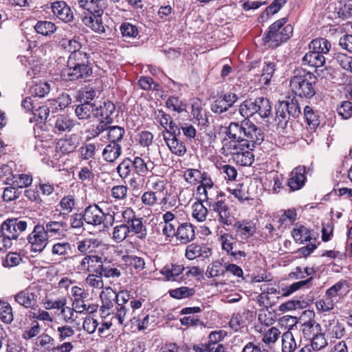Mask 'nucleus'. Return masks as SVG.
I'll use <instances>...</instances> for the list:
<instances>
[{
	"label": "nucleus",
	"mask_w": 352,
	"mask_h": 352,
	"mask_svg": "<svg viewBox=\"0 0 352 352\" xmlns=\"http://www.w3.org/2000/svg\"><path fill=\"white\" fill-rule=\"evenodd\" d=\"M123 258L126 265L133 267L137 272H140L144 268L145 262L143 258L135 255H127Z\"/></svg>",
	"instance_id": "64"
},
{
	"label": "nucleus",
	"mask_w": 352,
	"mask_h": 352,
	"mask_svg": "<svg viewBox=\"0 0 352 352\" xmlns=\"http://www.w3.org/2000/svg\"><path fill=\"white\" fill-rule=\"evenodd\" d=\"M302 327V334L307 340L314 338L322 332L321 325L314 320L304 322Z\"/></svg>",
	"instance_id": "35"
},
{
	"label": "nucleus",
	"mask_w": 352,
	"mask_h": 352,
	"mask_svg": "<svg viewBox=\"0 0 352 352\" xmlns=\"http://www.w3.org/2000/svg\"><path fill=\"white\" fill-rule=\"evenodd\" d=\"M68 225L65 221H50L43 225L45 232L47 237L60 238L65 235V232L67 230Z\"/></svg>",
	"instance_id": "22"
},
{
	"label": "nucleus",
	"mask_w": 352,
	"mask_h": 352,
	"mask_svg": "<svg viewBox=\"0 0 352 352\" xmlns=\"http://www.w3.org/2000/svg\"><path fill=\"white\" fill-rule=\"evenodd\" d=\"M32 182V177L30 175H14L10 185L17 187L18 188H23L31 185Z\"/></svg>",
	"instance_id": "61"
},
{
	"label": "nucleus",
	"mask_w": 352,
	"mask_h": 352,
	"mask_svg": "<svg viewBox=\"0 0 352 352\" xmlns=\"http://www.w3.org/2000/svg\"><path fill=\"white\" fill-rule=\"evenodd\" d=\"M129 233V226L126 223H121L113 228L111 239L116 243H121L128 237Z\"/></svg>",
	"instance_id": "45"
},
{
	"label": "nucleus",
	"mask_w": 352,
	"mask_h": 352,
	"mask_svg": "<svg viewBox=\"0 0 352 352\" xmlns=\"http://www.w3.org/2000/svg\"><path fill=\"white\" fill-rule=\"evenodd\" d=\"M195 233L194 226L189 223H183L178 226L176 232V239L181 243L186 244L195 239Z\"/></svg>",
	"instance_id": "27"
},
{
	"label": "nucleus",
	"mask_w": 352,
	"mask_h": 352,
	"mask_svg": "<svg viewBox=\"0 0 352 352\" xmlns=\"http://www.w3.org/2000/svg\"><path fill=\"white\" fill-rule=\"evenodd\" d=\"M300 113V107L295 97L289 96L282 101H278L276 107L274 119L277 129L284 132L288 125L290 117L296 118Z\"/></svg>",
	"instance_id": "5"
},
{
	"label": "nucleus",
	"mask_w": 352,
	"mask_h": 352,
	"mask_svg": "<svg viewBox=\"0 0 352 352\" xmlns=\"http://www.w3.org/2000/svg\"><path fill=\"white\" fill-rule=\"evenodd\" d=\"M82 213L85 222L89 225L99 226L104 221L105 214L96 204L87 206Z\"/></svg>",
	"instance_id": "15"
},
{
	"label": "nucleus",
	"mask_w": 352,
	"mask_h": 352,
	"mask_svg": "<svg viewBox=\"0 0 352 352\" xmlns=\"http://www.w3.org/2000/svg\"><path fill=\"white\" fill-rule=\"evenodd\" d=\"M164 141L168 146L170 152L179 157L184 156L186 153L187 148L185 143L179 139L178 136H173V138H166L164 134Z\"/></svg>",
	"instance_id": "29"
},
{
	"label": "nucleus",
	"mask_w": 352,
	"mask_h": 352,
	"mask_svg": "<svg viewBox=\"0 0 352 352\" xmlns=\"http://www.w3.org/2000/svg\"><path fill=\"white\" fill-rule=\"evenodd\" d=\"M199 185L197 188L199 199L201 201L212 200V198L220 195L218 192L210 174L208 172H203L200 177Z\"/></svg>",
	"instance_id": "12"
},
{
	"label": "nucleus",
	"mask_w": 352,
	"mask_h": 352,
	"mask_svg": "<svg viewBox=\"0 0 352 352\" xmlns=\"http://www.w3.org/2000/svg\"><path fill=\"white\" fill-rule=\"evenodd\" d=\"M224 195L223 194L217 195V196L206 201L210 211L215 213V217L218 221L227 226H230L234 221V217L232 214L230 208L226 203Z\"/></svg>",
	"instance_id": "8"
},
{
	"label": "nucleus",
	"mask_w": 352,
	"mask_h": 352,
	"mask_svg": "<svg viewBox=\"0 0 352 352\" xmlns=\"http://www.w3.org/2000/svg\"><path fill=\"white\" fill-rule=\"evenodd\" d=\"M130 300V294L128 291H120L116 296V306L114 318L118 320L119 324L127 325V321H131L129 311L128 302Z\"/></svg>",
	"instance_id": "11"
},
{
	"label": "nucleus",
	"mask_w": 352,
	"mask_h": 352,
	"mask_svg": "<svg viewBox=\"0 0 352 352\" xmlns=\"http://www.w3.org/2000/svg\"><path fill=\"white\" fill-rule=\"evenodd\" d=\"M248 312L234 314L229 322V325L234 331H236L245 326V318Z\"/></svg>",
	"instance_id": "58"
},
{
	"label": "nucleus",
	"mask_w": 352,
	"mask_h": 352,
	"mask_svg": "<svg viewBox=\"0 0 352 352\" xmlns=\"http://www.w3.org/2000/svg\"><path fill=\"white\" fill-rule=\"evenodd\" d=\"M287 21V18H282L269 27L268 31L263 37V41L269 44V47H277L291 37L293 28L289 24L286 25Z\"/></svg>",
	"instance_id": "6"
},
{
	"label": "nucleus",
	"mask_w": 352,
	"mask_h": 352,
	"mask_svg": "<svg viewBox=\"0 0 352 352\" xmlns=\"http://www.w3.org/2000/svg\"><path fill=\"white\" fill-rule=\"evenodd\" d=\"M292 235L294 241L300 244L316 239L312 237L311 231L302 225L296 224L292 231Z\"/></svg>",
	"instance_id": "31"
},
{
	"label": "nucleus",
	"mask_w": 352,
	"mask_h": 352,
	"mask_svg": "<svg viewBox=\"0 0 352 352\" xmlns=\"http://www.w3.org/2000/svg\"><path fill=\"white\" fill-rule=\"evenodd\" d=\"M28 225L32 226L30 219H8L1 226V233L10 238L11 241L16 239L19 235L27 229Z\"/></svg>",
	"instance_id": "9"
},
{
	"label": "nucleus",
	"mask_w": 352,
	"mask_h": 352,
	"mask_svg": "<svg viewBox=\"0 0 352 352\" xmlns=\"http://www.w3.org/2000/svg\"><path fill=\"white\" fill-rule=\"evenodd\" d=\"M27 240L31 252H42L48 244V238L45 232L43 225L36 224L28 235Z\"/></svg>",
	"instance_id": "10"
},
{
	"label": "nucleus",
	"mask_w": 352,
	"mask_h": 352,
	"mask_svg": "<svg viewBox=\"0 0 352 352\" xmlns=\"http://www.w3.org/2000/svg\"><path fill=\"white\" fill-rule=\"evenodd\" d=\"M122 154V146L120 144L109 142L105 146L102 156L104 161L113 163L119 158Z\"/></svg>",
	"instance_id": "30"
},
{
	"label": "nucleus",
	"mask_w": 352,
	"mask_h": 352,
	"mask_svg": "<svg viewBox=\"0 0 352 352\" xmlns=\"http://www.w3.org/2000/svg\"><path fill=\"white\" fill-rule=\"evenodd\" d=\"M94 116L99 120H106L107 122H113L116 116V106L110 101H104L99 106H96Z\"/></svg>",
	"instance_id": "23"
},
{
	"label": "nucleus",
	"mask_w": 352,
	"mask_h": 352,
	"mask_svg": "<svg viewBox=\"0 0 352 352\" xmlns=\"http://www.w3.org/2000/svg\"><path fill=\"white\" fill-rule=\"evenodd\" d=\"M96 104L93 102H82L77 105L75 109L76 116L80 120H87L91 118V116L95 113Z\"/></svg>",
	"instance_id": "40"
},
{
	"label": "nucleus",
	"mask_w": 352,
	"mask_h": 352,
	"mask_svg": "<svg viewBox=\"0 0 352 352\" xmlns=\"http://www.w3.org/2000/svg\"><path fill=\"white\" fill-rule=\"evenodd\" d=\"M142 218L136 217L130 223V232H133L136 234L137 238L144 240L147 236V230L146 226L143 223Z\"/></svg>",
	"instance_id": "44"
},
{
	"label": "nucleus",
	"mask_w": 352,
	"mask_h": 352,
	"mask_svg": "<svg viewBox=\"0 0 352 352\" xmlns=\"http://www.w3.org/2000/svg\"><path fill=\"white\" fill-rule=\"evenodd\" d=\"M50 125L54 133L70 132L76 124L74 120L65 115H56L50 118Z\"/></svg>",
	"instance_id": "14"
},
{
	"label": "nucleus",
	"mask_w": 352,
	"mask_h": 352,
	"mask_svg": "<svg viewBox=\"0 0 352 352\" xmlns=\"http://www.w3.org/2000/svg\"><path fill=\"white\" fill-rule=\"evenodd\" d=\"M239 113L244 118L253 116L256 114L255 99L245 100L239 106Z\"/></svg>",
	"instance_id": "55"
},
{
	"label": "nucleus",
	"mask_w": 352,
	"mask_h": 352,
	"mask_svg": "<svg viewBox=\"0 0 352 352\" xmlns=\"http://www.w3.org/2000/svg\"><path fill=\"white\" fill-rule=\"evenodd\" d=\"M325 57L320 54L309 50L302 58V63L312 67H322L325 64Z\"/></svg>",
	"instance_id": "37"
},
{
	"label": "nucleus",
	"mask_w": 352,
	"mask_h": 352,
	"mask_svg": "<svg viewBox=\"0 0 352 352\" xmlns=\"http://www.w3.org/2000/svg\"><path fill=\"white\" fill-rule=\"evenodd\" d=\"M225 133L228 139L223 140L222 147L231 142L242 146L249 144H261L264 138L261 129L247 118L240 123L231 122L226 127Z\"/></svg>",
	"instance_id": "1"
},
{
	"label": "nucleus",
	"mask_w": 352,
	"mask_h": 352,
	"mask_svg": "<svg viewBox=\"0 0 352 352\" xmlns=\"http://www.w3.org/2000/svg\"><path fill=\"white\" fill-rule=\"evenodd\" d=\"M36 297V294L29 287L13 296L14 301L25 309H34L37 305Z\"/></svg>",
	"instance_id": "18"
},
{
	"label": "nucleus",
	"mask_w": 352,
	"mask_h": 352,
	"mask_svg": "<svg viewBox=\"0 0 352 352\" xmlns=\"http://www.w3.org/2000/svg\"><path fill=\"white\" fill-rule=\"evenodd\" d=\"M125 133V129L122 126H110L107 133V139L109 142L120 144Z\"/></svg>",
	"instance_id": "49"
},
{
	"label": "nucleus",
	"mask_w": 352,
	"mask_h": 352,
	"mask_svg": "<svg viewBox=\"0 0 352 352\" xmlns=\"http://www.w3.org/2000/svg\"><path fill=\"white\" fill-rule=\"evenodd\" d=\"M278 60L274 56H268L264 58V66L261 75L260 81L267 85L274 74Z\"/></svg>",
	"instance_id": "25"
},
{
	"label": "nucleus",
	"mask_w": 352,
	"mask_h": 352,
	"mask_svg": "<svg viewBox=\"0 0 352 352\" xmlns=\"http://www.w3.org/2000/svg\"><path fill=\"white\" fill-rule=\"evenodd\" d=\"M35 344L41 349L51 351L56 342L54 338L50 335L42 333L37 337Z\"/></svg>",
	"instance_id": "59"
},
{
	"label": "nucleus",
	"mask_w": 352,
	"mask_h": 352,
	"mask_svg": "<svg viewBox=\"0 0 352 352\" xmlns=\"http://www.w3.org/2000/svg\"><path fill=\"white\" fill-rule=\"evenodd\" d=\"M226 263L223 258L217 260L208 266L206 275L208 278H214L224 275Z\"/></svg>",
	"instance_id": "38"
},
{
	"label": "nucleus",
	"mask_w": 352,
	"mask_h": 352,
	"mask_svg": "<svg viewBox=\"0 0 352 352\" xmlns=\"http://www.w3.org/2000/svg\"><path fill=\"white\" fill-rule=\"evenodd\" d=\"M259 144H249L245 146H236L234 142L226 144L221 148V153L225 156H231L233 161L240 166H250L254 160L252 151Z\"/></svg>",
	"instance_id": "7"
},
{
	"label": "nucleus",
	"mask_w": 352,
	"mask_h": 352,
	"mask_svg": "<svg viewBox=\"0 0 352 352\" xmlns=\"http://www.w3.org/2000/svg\"><path fill=\"white\" fill-rule=\"evenodd\" d=\"M60 311L61 318L65 323L67 324L74 323L77 318V314H79L78 311L75 310L74 307H67L66 305H64V307H63Z\"/></svg>",
	"instance_id": "57"
},
{
	"label": "nucleus",
	"mask_w": 352,
	"mask_h": 352,
	"mask_svg": "<svg viewBox=\"0 0 352 352\" xmlns=\"http://www.w3.org/2000/svg\"><path fill=\"white\" fill-rule=\"evenodd\" d=\"M51 89L50 84L47 82H40L31 87L32 94L36 97L43 98L47 95Z\"/></svg>",
	"instance_id": "62"
},
{
	"label": "nucleus",
	"mask_w": 352,
	"mask_h": 352,
	"mask_svg": "<svg viewBox=\"0 0 352 352\" xmlns=\"http://www.w3.org/2000/svg\"><path fill=\"white\" fill-rule=\"evenodd\" d=\"M52 253L58 256H68L72 253L71 244L67 241H60L52 245Z\"/></svg>",
	"instance_id": "60"
},
{
	"label": "nucleus",
	"mask_w": 352,
	"mask_h": 352,
	"mask_svg": "<svg viewBox=\"0 0 352 352\" xmlns=\"http://www.w3.org/2000/svg\"><path fill=\"white\" fill-rule=\"evenodd\" d=\"M116 170L122 179L129 178L133 170L132 160L129 157L124 159L117 166Z\"/></svg>",
	"instance_id": "48"
},
{
	"label": "nucleus",
	"mask_w": 352,
	"mask_h": 352,
	"mask_svg": "<svg viewBox=\"0 0 352 352\" xmlns=\"http://www.w3.org/2000/svg\"><path fill=\"white\" fill-rule=\"evenodd\" d=\"M120 30L125 41L130 42L139 35L138 27L129 22L122 23L120 27Z\"/></svg>",
	"instance_id": "41"
},
{
	"label": "nucleus",
	"mask_w": 352,
	"mask_h": 352,
	"mask_svg": "<svg viewBox=\"0 0 352 352\" xmlns=\"http://www.w3.org/2000/svg\"><path fill=\"white\" fill-rule=\"evenodd\" d=\"M185 267L176 263L167 264L162 267L160 273L166 277L168 281L182 282L185 280L183 274Z\"/></svg>",
	"instance_id": "19"
},
{
	"label": "nucleus",
	"mask_w": 352,
	"mask_h": 352,
	"mask_svg": "<svg viewBox=\"0 0 352 352\" xmlns=\"http://www.w3.org/2000/svg\"><path fill=\"white\" fill-rule=\"evenodd\" d=\"M304 116L310 129L315 130L320 125V116L311 107L306 106L305 107Z\"/></svg>",
	"instance_id": "46"
},
{
	"label": "nucleus",
	"mask_w": 352,
	"mask_h": 352,
	"mask_svg": "<svg viewBox=\"0 0 352 352\" xmlns=\"http://www.w3.org/2000/svg\"><path fill=\"white\" fill-rule=\"evenodd\" d=\"M100 276L106 278H118L121 276V272L118 267V265L104 258L102 269Z\"/></svg>",
	"instance_id": "39"
},
{
	"label": "nucleus",
	"mask_w": 352,
	"mask_h": 352,
	"mask_svg": "<svg viewBox=\"0 0 352 352\" xmlns=\"http://www.w3.org/2000/svg\"><path fill=\"white\" fill-rule=\"evenodd\" d=\"M331 47V43L324 38H317L312 40L309 44V50L323 56L327 54Z\"/></svg>",
	"instance_id": "33"
},
{
	"label": "nucleus",
	"mask_w": 352,
	"mask_h": 352,
	"mask_svg": "<svg viewBox=\"0 0 352 352\" xmlns=\"http://www.w3.org/2000/svg\"><path fill=\"white\" fill-rule=\"evenodd\" d=\"M43 305L46 310H60L67 305V299L65 297L54 298L52 296H47L43 300Z\"/></svg>",
	"instance_id": "43"
},
{
	"label": "nucleus",
	"mask_w": 352,
	"mask_h": 352,
	"mask_svg": "<svg viewBox=\"0 0 352 352\" xmlns=\"http://www.w3.org/2000/svg\"><path fill=\"white\" fill-rule=\"evenodd\" d=\"M118 293L113 291L110 287H106L100 295L102 300V305L103 309H112L113 307L114 300L116 301Z\"/></svg>",
	"instance_id": "47"
},
{
	"label": "nucleus",
	"mask_w": 352,
	"mask_h": 352,
	"mask_svg": "<svg viewBox=\"0 0 352 352\" xmlns=\"http://www.w3.org/2000/svg\"><path fill=\"white\" fill-rule=\"evenodd\" d=\"M239 99L234 93L228 92L218 96L211 104L210 109L216 114H221L231 108Z\"/></svg>",
	"instance_id": "13"
},
{
	"label": "nucleus",
	"mask_w": 352,
	"mask_h": 352,
	"mask_svg": "<svg viewBox=\"0 0 352 352\" xmlns=\"http://www.w3.org/2000/svg\"><path fill=\"white\" fill-rule=\"evenodd\" d=\"M78 6L89 12L91 15L82 18L83 23L95 32L102 34L105 32L102 15L108 4L104 0H78Z\"/></svg>",
	"instance_id": "3"
},
{
	"label": "nucleus",
	"mask_w": 352,
	"mask_h": 352,
	"mask_svg": "<svg viewBox=\"0 0 352 352\" xmlns=\"http://www.w3.org/2000/svg\"><path fill=\"white\" fill-rule=\"evenodd\" d=\"M77 201L74 195L64 196L60 200L58 206L60 207V214L63 217L68 216L76 208Z\"/></svg>",
	"instance_id": "32"
},
{
	"label": "nucleus",
	"mask_w": 352,
	"mask_h": 352,
	"mask_svg": "<svg viewBox=\"0 0 352 352\" xmlns=\"http://www.w3.org/2000/svg\"><path fill=\"white\" fill-rule=\"evenodd\" d=\"M233 228L236 235L242 240H247L252 236L256 231V224L250 220H241L233 222Z\"/></svg>",
	"instance_id": "16"
},
{
	"label": "nucleus",
	"mask_w": 352,
	"mask_h": 352,
	"mask_svg": "<svg viewBox=\"0 0 352 352\" xmlns=\"http://www.w3.org/2000/svg\"><path fill=\"white\" fill-rule=\"evenodd\" d=\"M60 44L71 53L84 50L82 48V39L78 36H74L72 39L63 38L60 41Z\"/></svg>",
	"instance_id": "50"
},
{
	"label": "nucleus",
	"mask_w": 352,
	"mask_h": 352,
	"mask_svg": "<svg viewBox=\"0 0 352 352\" xmlns=\"http://www.w3.org/2000/svg\"><path fill=\"white\" fill-rule=\"evenodd\" d=\"M92 65L90 53L85 50L73 52L68 58L64 76L72 81L86 78L92 74Z\"/></svg>",
	"instance_id": "2"
},
{
	"label": "nucleus",
	"mask_w": 352,
	"mask_h": 352,
	"mask_svg": "<svg viewBox=\"0 0 352 352\" xmlns=\"http://www.w3.org/2000/svg\"><path fill=\"white\" fill-rule=\"evenodd\" d=\"M204 201H201L199 199V202H195L192 206V216L195 219H196L198 221L200 222L205 221L208 214V209L203 204Z\"/></svg>",
	"instance_id": "63"
},
{
	"label": "nucleus",
	"mask_w": 352,
	"mask_h": 352,
	"mask_svg": "<svg viewBox=\"0 0 352 352\" xmlns=\"http://www.w3.org/2000/svg\"><path fill=\"white\" fill-rule=\"evenodd\" d=\"M306 167L299 166L295 168L290 173L287 182V186L292 191L298 190L302 188L306 182Z\"/></svg>",
	"instance_id": "21"
},
{
	"label": "nucleus",
	"mask_w": 352,
	"mask_h": 352,
	"mask_svg": "<svg viewBox=\"0 0 352 352\" xmlns=\"http://www.w3.org/2000/svg\"><path fill=\"white\" fill-rule=\"evenodd\" d=\"M80 144L79 137L76 133L60 139L56 144V150L63 154H69L75 151Z\"/></svg>",
	"instance_id": "20"
},
{
	"label": "nucleus",
	"mask_w": 352,
	"mask_h": 352,
	"mask_svg": "<svg viewBox=\"0 0 352 352\" xmlns=\"http://www.w3.org/2000/svg\"><path fill=\"white\" fill-rule=\"evenodd\" d=\"M220 242L221 243L222 250H224L228 255L230 252H232L236 246V239H234L230 234L224 233L220 236Z\"/></svg>",
	"instance_id": "56"
},
{
	"label": "nucleus",
	"mask_w": 352,
	"mask_h": 352,
	"mask_svg": "<svg viewBox=\"0 0 352 352\" xmlns=\"http://www.w3.org/2000/svg\"><path fill=\"white\" fill-rule=\"evenodd\" d=\"M297 348V344L293 333L287 331L282 336V351L294 352Z\"/></svg>",
	"instance_id": "51"
},
{
	"label": "nucleus",
	"mask_w": 352,
	"mask_h": 352,
	"mask_svg": "<svg viewBox=\"0 0 352 352\" xmlns=\"http://www.w3.org/2000/svg\"><path fill=\"white\" fill-rule=\"evenodd\" d=\"M316 76L305 70L298 71L290 80L292 92L300 98H311L316 94Z\"/></svg>",
	"instance_id": "4"
},
{
	"label": "nucleus",
	"mask_w": 352,
	"mask_h": 352,
	"mask_svg": "<svg viewBox=\"0 0 352 352\" xmlns=\"http://www.w3.org/2000/svg\"><path fill=\"white\" fill-rule=\"evenodd\" d=\"M104 258L97 254H89L85 256L80 262L82 270L100 274L102 269Z\"/></svg>",
	"instance_id": "17"
},
{
	"label": "nucleus",
	"mask_w": 352,
	"mask_h": 352,
	"mask_svg": "<svg viewBox=\"0 0 352 352\" xmlns=\"http://www.w3.org/2000/svg\"><path fill=\"white\" fill-rule=\"evenodd\" d=\"M52 10L54 16L64 22H69L74 18L71 8L64 1L54 2Z\"/></svg>",
	"instance_id": "26"
},
{
	"label": "nucleus",
	"mask_w": 352,
	"mask_h": 352,
	"mask_svg": "<svg viewBox=\"0 0 352 352\" xmlns=\"http://www.w3.org/2000/svg\"><path fill=\"white\" fill-rule=\"evenodd\" d=\"M132 163L133 170L139 176H146L148 172L153 168V163L151 161L148 160V162H145L140 157H135L132 160Z\"/></svg>",
	"instance_id": "36"
},
{
	"label": "nucleus",
	"mask_w": 352,
	"mask_h": 352,
	"mask_svg": "<svg viewBox=\"0 0 352 352\" xmlns=\"http://www.w3.org/2000/svg\"><path fill=\"white\" fill-rule=\"evenodd\" d=\"M34 30L41 35L50 36L56 30V27L51 21H38L34 25Z\"/></svg>",
	"instance_id": "52"
},
{
	"label": "nucleus",
	"mask_w": 352,
	"mask_h": 352,
	"mask_svg": "<svg viewBox=\"0 0 352 352\" xmlns=\"http://www.w3.org/2000/svg\"><path fill=\"white\" fill-rule=\"evenodd\" d=\"M194 122L198 125L206 126L208 125V121L206 111L200 106L199 103L192 104L191 111Z\"/></svg>",
	"instance_id": "42"
},
{
	"label": "nucleus",
	"mask_w": 352,
	"mask_h": 352,
	"mask_svg": "<svg viewBox=\"0 0 352 352\" xmlns=\"http://www.w3.org/2000/svg\"><path fill=\"white\" fill-rule=\"evenodd\" d=\"M99 146L100 144L98 142H85L79 148V157L82 160H89V164H91V163L96 160Z\"/></svg>",
	"instance_id": "28"
},
{
	"label": "nucleus",
	"mask_w": 352,
	"mask_h": 352,
	"mask_svg": "<svg viewBox=\"0 0 352 352\" xmlns=\"http://www.w3.org/2000/svg\"><path fill=\"white\" fill-rule=\"evenodd\" d=\"M206 250H210L208 248L201 245L192 243L186 247L185 256L188 259L193 260L202 256L204 252L206 253Z\"/></svg>",
	"instance_id": "53"
},
{
	"label": "nucleus",
	"mask_w": 352,
	"mask_h": 352,
	"mask_svg": "<svg viewBox=\"0 0 352 352\" xmlns=\"http://www.w3.org/2000/svg\"><path fill=\"white\" fill-rule=\"evenodd\" d=\"M256 114L262 118H269L272 113V104L269 99L259 97L255 99Z\"/></svg>",
	"instance_id": "34"
},
{
	"label": "nucleus",
	"mask_w": 352,
	"mask_h": 352,
	"mask_svg": "<svg viewBox=\"0 0 352 352\" xmlns=\"http://www.w3.org/2000/svg\"><path fill=\"white\" fill-rule=\"evenodd\" d=\"M0 319L6 324L11 323L14 319L11 305L4 300H0Z\"/></svg>",
	"instance_id": "54"
},
{
	"label": "nucleus",
	"mask_w": 352,
	"mask_h": 352,
	"mask_svg": "<svg viewBox=\"0 0 352 352\" xmlns=\"http://www.w3.org/2000/svg\"><path fill=\"white\" fill-rule=\"evenodd\" d=\"M71 293L73 297L72 306L74 307L75 310H78L79 314L85 313V304L89 296L88 292L83 288L74 286L72 287Z\"/></svg>",
	"instance_id": "24"
}]
</instances>
